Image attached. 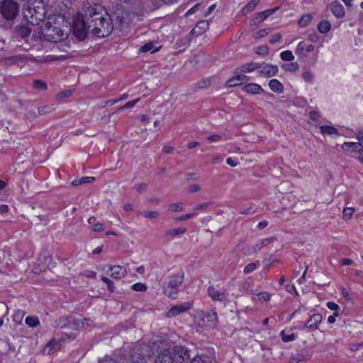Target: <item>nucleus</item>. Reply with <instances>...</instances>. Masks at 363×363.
Instances as JSON below:
<instances>
[{"instance_id": "a211bd4d", "label": "nucleus", "mask_w": 363, "mask_h": 363, "mask_svg": "<svg viewBox=\"0 0 363 363\" xmlns=\"http://www.w3.org/2000/svg\"><path fill=\"white\" fill-rule=\"evenodd\" d=\"M315 49V46L313 45L312 44H310V45H307L304 41H301L300 42L296 50H295V53L298 55V56H301V55H303V52L306 51L307 52H311L314 50Z\"/></svg>"}, {"instance_id": "1a4fd4ad", "label": "nucleus", "mask_w": 363, "mask_h": 363, "mask_svg": "<svg viewBox=\"0 0 363 363\" xmlns=\"http://www.w3.org/2000/svg\"><path fill=\"white\" fill-rule=\"evenodd\" d=\"M193 307V301H186L178 305L172 306L166 313L165 317L167 318H174L181 313L187 312Z\"/></svg>"}, {"instance_id": "052dcab7", "label": "nucleus", "mask_w": 363, "mask_h": 363, "mask_svg": "<svg viewBox=\"0 0 363 363\" xmlns=\"http://www.w3.org/2000/svg\"><path fill=\"white\" fill-rule=\"evenodd\" d=\"M220 139H221L220 135H216V134L211 135L207 138V140L211 143L219 141Z\"/></svg>"}, {"instance_id": "3c124183", "label": "nucleus", "mask_w": 363, "mask_h": 363, "mask_svg": "<svg viewBox=\"0 0 363 363\" xmlns=\"http://www.w3.org/2000/svg\"><path fill=\"white\" fill-rule=\"evenodd\" d=\"M255 52L258 55H266L269 52V48L265 45L259 46L256 48Z\"/></svg>"}, {"instance_id": "37998d69", "label": "nucleus", "mask_w": 363, "mask_h": 363, "mask_svg": "<svg viewBox=\"0 0 363 363\" xmlns=\"http://www.w3.org/2000/svg\"><path fill=\"white\" fill-rule=\"evenodd\" d=\"M131 289L135 291L143 292L147 290V287L146 284H145L143 283L138 282V283H136V284H134L133 285H132Z\"/></svg>"}, {"instance_id": "cd10ccee", "label": "nucleus", "mask_w": 363, "mask_h": 363, "mask_svg": "<svg viewBox=\"0 0 363 363\" xmlns=\"http://www.w3.org/2000/svg\"><path fill=\"white\" fill-rule=\"evenodd\" d=\"M320 133L322 134H326V135H339L338 134V132H337V130L333 127V126H330V125H322L320 127Z\"/></svg>"}, {"instance_id": "774afa93", "label": "nucleus", "mask_w": 363, "mask_h": 363, "mask_svg": "<svg viewBox=\"0 0 363 363\" xmlns=\"http://www.w3.org/2000/svg\"><path fill=\"white\" fill-rule=\"evenodd\" d=\"M356 138L359 141L363 143V129H359L357 130Z\"/></svg>"}, {"instance_id": "de8ad7c7", "label": "nucleus", "mask_w": 363, "mask_h": 363, "mask_svg": "<svg viewBox=\"0 0 363 363\" xmlns=\"http://www.w3.org/2000/svg\"><path fill=\"white\" fill-rule=\"evenodd\" d=\"M140 99H137L130 101L127 102L125 105L119 107L118 110H123L125 108H130L133 107L138 101Z\"/></svg>"}, {"instance_id": "2eb2a0df", "label": "nucleus", "mask_w": 363, "mask_h": 363, "mask_svg": "<svg viewBox=\"0 0 363 363\" xmlns=\"http://www.w3.org/2000/svg\"><path fill=\"white\" fill-rule=\"evenodd\" d=\"M107 267L108 270L111 272V277L114 279H120L121 278H123L126 275L125 269H123L120 265L108 264L107 265Z\"/></svg>"}, {"instance_id": "6e6552de", "label": "nucleus", "mask_w": 363, "mask_h": 363, "mask_svg": "<svg viewBox=\"0 0 363 363\" xmlns=\"http://www.w3.org/2000/svg\"><path fill=\"white\" fill-rule=\"evenodd\" d=\"M207 294L212 301L223 303L224 306H226V304L230 302L227 298V296L228 295V291L225 289L220 290L218 288V286H208Z\"/></svg>"}, {"instance_id": "4c0bfd02", "label": "nucleus", "mask_w": 363, "mask_h": 363, "mask_svg": "<svg viewBox=\"0 0 363 363\" xmlns=\"http://www.w3.org/2000/svg\"><path fill=\"white\" fill-rule=\"evenodd\" d=\"M94 179H95L94 177H86L81 178L79 180H74L72 182V184L74 186H77L79 184H84V183H91V182H94Z\"/></svg>"}, {"instance_id": "c85d7f7f", "label": "nucleus", "mask_w": 363, "mask_h": 363, "mask_svg": "<svg viewBox=\"0 0 363 363\" xmlns=\"http://www.w3.org/2000/svg\"><path fill=\"white\" fill-rule=\"evenodd\" d=\"M274 10H266L262 12L257 13L255 17V20L257 23H261L264 20H265L268 16L272 14Z\"/></svg>"}, {"instance_id": "dca6fc26", "label": "nucleus", "mask_w": 363, "mask_h": 363, "mask_svg": "<svg viewBox=\"0 0 363 363\" xmlns=\"http://www.w3.org/2000/svg\"><path fill=\"white\" fill-rule=\"evenodd\" d=\"M209 28V23L208 21L203 20L198 22L196 26L191 30V33L193 35L198 36L204 33Z\"/></svg>"}, {"instance_id": "4468645a", "label": "nucleus", "mask_w": 363, "mask_h": 363, "mask_svg": "<svg viewBox=\"0 0 363 363\" xmlns=\"http://www.w3.org/2000/svg\"><path fill=\"white\" fill-rule=\"evenodd\" d=\"M328 8L330 9L333 14L337 18H342L345 15L344 6L339 1H332L328 5Z\"/></svg>"}, {"instance_id": "9b49d317", "label": "nucleus", "mask_w": 363, "mask_h": 363, "mask_svg": "<svg viewBox=\"0 0 363 363\" xmlns=\"http://www.w3.org/2000/svg\"><path fill=\"white\" fill-rule=\"evenodd\" d=\"M201 319L203 325H206L211 328H216L218 321V315L216 312L213 311L209 313L202 311L201 313Z\"/></svg>"}, {"instance_id": "aec40b11", "label": "nucleus", "mask_w": 363, "mask_h": 363, "mask_svg": "<svg viewBox=\"0 0 363 363\" xmlns=\"http://www.w3.org/2000/svg\"><path fill=\"white\" fill-rule=\"evenodd\" d=\"M260 67L259 63L251 62L249 63L244 64L239 67L238 69L240 72H252Z\"/></svg>"}, {"instance_id": "09e8293b", "label": "nucleus", "mask_w": 363, "mask_h": 363, "mask_svg": "<svg viewBox=\"0 0 363 363\" xmlns=\"http://www.w3.org/2000/svg\"><path fill=\"white\" fill-rule=\"evenodd\" d=\"M267 31L266 29H260L258 31L253 33V38L255 39H259L263 38L267 34Z\"/></svg>"}, {"instance_id": "4d7b16f0", "label": "nucleus", "mask_w": 363, "mask_h": 363, "mask_svg": "<svg viewBox=\"0 0 363 363\" xmlns=\"http://www.w3.org/2000/svg\"><path fill=\"white\" fill-rule=\"evenodd\" d=\"M147 188V186L146 184H144V183H142V184H139L138 185H136L135 186V189L139 192V193H143V192H145L146 191Z\"/></svg>"}, {"instance_id": "c03bdc74", "label": "nucleus", "mask_w": 363, "mask_h": 363, "mask_svg": "<svg viewBox=\"0 0 363 363\" xmlns=\"http://www.w3.org/2000/svg\"><path fill=\"white\" fill-rule=\"evenodd\" d=\"M57 346V342L56 340H51L47 344L45 350L48 349V353H49V354L53 353L55 348Z\"/></svg>"}, {"instance_id": "13d9d810", "label": "nucleus", "mask_w": 363, "mask_h": 363, "mask_svg": "<svg viewBox=\"0 0 363 363\" xmlns=\"http://www.w3.org/2000/svg\"><path fill=\"white\" fill-rule=\"evenodd\" d=\"M327 306L329 309L333 311H337L340 308V306L333 301H329L327 303Z\"/></svg>"}, {"instance_id": "a18cd8bd", "label": "nucleus", "mask_w": 363, "mask_h": 363, "mask_svg": "<svg viewBox=\"0 0 363 363\" xmlns=\"http://www.w3.org/2000/svg\"><path fill=\"white\" fill-rule=\"evenodd\" d=\"M302 77L306 82H312L314 78V74L311 72L306 71L303 73Z\"/></svg>"}, {"instance_id": "0e129e2a", "label": "nucleus", "mask_w": 363, "mask_h": 363, "mask_svg": "<svg viewBox=\"0 0 363 363\" xmlns=\"http://www.w3.org/2000/svg\"><path fill=\"white\" fill-rule=\"evenodd\" d=\"M281 36L279 33H276L271 36V38L269 39V42L271 43H274L277 42L281 38Z\"/></svg>"}, {"instance_id": "a19ab883", "label": "nucleus", "mask_w": 363, "mask_h": 363, "mask_svg": "<svg viewBox=\"0 0 363 363\" xmlns=\"http://www.w3.org/2000/svg\"><path fill=\"white\" fill-rule=\"evenodd\" d=\"M280 336L281 337V340L284 342H290V341H293L295 340L296 338V336L294 333H291L290 335H286L285 333V331L284 330H281L280 332Z\"/></svg>"}, {"instance_id": "393cba45", "label": "nucleus", "mask_w": 363, "mask_h": 363, "mask_svg": "<svg viewBox=\"0 0 363 363\" xmlns=\"http://www.w3.org/2000/svg\"><path fill=\"white\" fill-rule=\"evenodd\" d=\"M186 353L189 356V358L185 359L184 361V363H208L205 359L202 358L201 356L199 355H195L194 357H191V351L186 348Z\"/></svg>"}, {"instance_id": "ea45409f", "label": "nucleus", "mask_w": 363, "mask_h": 363, "mask_svg": "<svg viewBox=\"0 0 363 363\" xmlns=\"http://www.w3.org/2000/svg\"><path fill=\"white\" fill-rule=\"evenodd\" d=\"M258 265L259 262L250 263L245 267L243 272L245 274H250L255 271Z\"/></svg>"}, {"instance_id": "f257e3e1", "label": "nucleus", "mask_w": 363, "mask_h": 363, "mask_svg": "<svg viewBox=\"0 0 363 363\" xmlns=\"http://www.w3.org/2000/svg\"><path fill=\"white\" fill-rule=\"evenodd\" d=\"M170 346L169 342L162 337L154 341L152 347L144 344L135 345L130 350L127 363H175L178 350L184 347H177L172 353Z\"/></svg>"}, {"instance_id": "6e6d98bb", "label": "nucleus", "mask_w": 363, "mask_h": 363, "mask_svg": "<svg viewBox=\"0 0 363 363\" xmlns=\"http://www.w3.org/2000/svg\"><path fill=\"white\" fill-rule=\"evenodd\" d=\"M199 9H201V4H196L194 6H193L192 8H191L190 9H189L186 12L185 16H189L190 15L194 13L196 11L199 10Z\"/></svg>"}, {"instance_id": "49530a36", "label": "nucleus", "mask_w": 363, "mask_h": 363, "mask_svg": "<svg viewBox=\"0 0 363 363\" xmlns=\"http://www.w3.org/2000/svg\"><path fill=\"white\" fill-rule=\"evenodd\" d=\"M243 253L246 256H250L256 254L255 247L252 245H248L243 248Z\"/></svg>"}, {"instance_id": "5fc2aeb1", "label": "nucleus", "mask_w": 363, "mask_h": 363, "mask_svg": "<svg viewBox=\"0 0 363 363\" xmlns=\"http://www.w3.org/2000/svg\"><path fill=\"white\" fill-rule=\"evenodd\" d=\"M195 215H196L195 213H186V214L182 215L179 217L176 218L175 220H187V219L194 216Z\"/></svg>"}, {"instance_id": "f8f14e48", "label": "nucleus", "mask_w": 363, "mask_h": 363, "mask_svg": "<svg viewBox=\"0 0 363 363\" xmlns=\"http://www.w3.org/2000/svg\"><path fill=\"white\" fill-rule=\"evenodd\" d=\"M28 60V57L26 55H13L7 57H4L1 59V61L7 65H16L18 66H21L23 65H25Z\"/></svg>"}, {"instance_id": "338daca9", "label": "nucleus", "mask_w": 363, "mask_h": 363, "mask_svg": "<svg viewBox=\"0 0 363 363\" xmlns=\"http://www.w3.org/2000/svg\"><path fill=\"white\" fill-rule=\"evenodd\" d=\"M303 360V355L298 354L297 356H292L291 357V362L293 363L294 362H296L297 363Z\"/></svg>"}, {"instance_id": "864d4df0", "label": "nucleus", "mask_w": 363, "mask_h": 363, "mask_svg": "<svg viewBox=\"0 0 363 363\" xmlns=\"http://www.w3.org/2000/svg\"><path fill=\"white\" fill-rule=\"evenodd\" d=\"M183 209V207L181 203H174L169 206V210L172 211H182Z\"/></svg>"}, {"instance_id": "7c9ffc66", "label": "nucleus", "mask_w": 363, "mask_h": 363, "mask_svg": "<svg viewBox=\"0 0 363 363\" xmlns=\"http://www.w3.org/2000/svg\"><path fill=\"white\" fill-rule=\"evenodd\" d=\"M32 86L38 90H46L48 88L47 83L43 80L35 79L33 81Z\"/></svg>"}, {"instance_id": "f3484780", "label": "nucleus", "mask_w": 363, "mask_h": 363, "mask_svg": "<svg viewBox=\"0 0 363 363\" xmlns=\"http://www.w3.org/2000/svg\"><path fill=\"white\" fill-rule=\"evenodd\" d=\"M248 79L249 77L245 74H237L227 81L226 86L228 87L236 86L247 82Z\"/></svg>"}, {"instance_id": "58836bf2", "label": "nucleus", "mask_w": 363, "mask_h": 363, "mask_svg": "<svg viewBox=\"0 0 363 363\" xmlns=\"http://www.w3.org/2000/svg\"><path fill=\"white\" fill-rule=\"evenodd\" d=\"M354 213V209L353 208H345L342 211V217L344 220H350L353 213Z\"/></svg>"}, {"instance_id": "69168bd1", "label": "nucleus", "mask_w": 363, "mask_h": 363, "mask_svg": "<svg viewBox=\"0 0 363 363\" xmlns=\"http://www.w3.org/2000/svg\"><path fill=\"white\" fill-rule=\"evenodd\" d=\"M339 315L338 312H335L333 315H330L328 318V322L329 323H334L336 320L335 317H337Z\"/></svg>"}, {"instance_id": "9d476101", "label": "nucleus", "mask_w": 363, "mask_h": 363, "mask_svg": "<svg viewBox=\"0 0 363 363\" xmlns=\"http://www.w3.org/2000/svg\"><path fill=\"white\" fill-rule=\"evenodd\" d=\"M260 67L258 68V72L260 75L265 77H272L275 76L279 72L277 65L267 63H259Z\"/></svg>"}, {"instance_id": "79ce46f5", "label": "nucleus", "mask_w": 363, "mask_h": 363, "mask_svg": "<svg viewBox=\"0 0 363 363\" xmlns=\"http://www.w3.org/2000/svg\"><path fill=\"white\" fill-rule=\"evenodd\" d=\"M17 32L22 37H26L30 35V30L26 26H21L18 27Z\"/></svg>"}, {"instance_id": "6ab92c4d", "label": "nucleus", "mask_w": 363, "mask_h": 363, "mask_svg": "<svg viewBox=\"0 0 363 363\" xmlns=\"http://www.w3.org/2000/svg\"><path fill=\"white\" fill-rule=\"evenodd\" d=\"M242 91L248 94H258L264 91L262 86L255 83L246 84L242 87Z\"/></svg>"}, {"instance_id": "4be33fe9", "label": "nucleus", "mask_w": 363, "mask_h": 363, "mask_svg": "<svg viewBox=\"0 0 363 363\" xmlns=\"http://www.w3.org/2000/svg\"><path fill=\"white\" fill-rule=\"evenodd\" d=\"M269 89L277 94H281L284 92V85L277 79H271L269 82Z\"/></svg>"}, {"instance_id": "bf43d9fd", "label": "nucleus", "mask_w": 363, "mask_h": 363, "mask_svg": "<svg viewBox=\"0 0 363 363\" xmlns=\"http://www.w3.org/2000/svg\"><path fill=\"white\" fill-rule=\"evenodd\" d=\"M201 186L199 185V184H193V185H191L189 187V192L190 193H196L199 191L201 190Z\"/></svg>"}, {"instance_id": "680f3d73", "label": "nucleus", "mask_w": 363, "mask_h": 363, "mask_svg": "<svg viewBox=\"0 0 363 363\" xmlns=\"http://www.w3.org/2000/svg\"><path fill=\"white\" fill-rule=\"evenodd\" d=\"M72 94V91L70 90L66 91H62L57 94V96L59 98L62 97H69Z\"/></svg>"}, {"instance_id": "bb28decb", "label": "nucleus", "mask_w": 363, "mask_h": 363, "mask_svg": "<svg viewBox=\"0 0 363 363\" xmlns=\"http://www.w3.org/2000/svg\"><path fill=\"white\" fill-rule=\"evenodd\" d=\"M186 348H180L176 355L175 363H184V359L189 358Z\"/></svg>"}, {"instance_id": "ddd939ff", "label": "nucleus", "mask_w": 363, "mask_h": 363, "mask_svg": "<svg viewBox=\"0 0 363 363\" xmlns=\"http://www.w3.org/2000/svg\"><path fill=\"white\" fill-rule=\"evenodd\" d=\"M323 317L320 313H314L312 315L304 325V328H307L311 330H315L318 329L319 324L322 322Z\"/></svg>"}, {"instance_id": "a878e982", "label": "nucleus", "mask_w": 363, "mask_h": 363, "mask_svg": "<svg viewBox=\"0 0 363 363\" xmlns=\"http://www.w3.org/2000/svg\"><path fill=\"white\" fill-rule=\"evenodd\" d=\"M331 28L330 23L328 21H320L317 26L318 30L323 34L327 33Z\"/></svg>"}, {"instance_id": "7ed1b4c3", "label": "nucleus", "mask_w": 363, "mask_h": 363, "mask_svg": "<svg viewBox=\"0 0 363 363\" xmlns=\"http://www.w3.org/2000/svg\"><path fill=\"white\" fill-rule=\"evenodd\" d=\"M42 33L45 38L51 42L57 43L63 39V31L60 28L57 16H49L42 27Z\"/></svg>"}, {"instance_id": "c756f323", "label": "nucleus", "mask_w": 363, "mask_h": 363, "mask_svg": "<svg viewBox=\"0 0 363 363\" xmlns=\"http://www.w3.org/2000/svg\"><path fill=\"white\" fill-rule=\"evenodd\" d=\"M259 1V0H251L247 4L242 7L241 10L242 13L243 14H246L252 11L255 8Z\"/></svg>"}, {"instance_id": "39448f33", "label": "nucleus", "mask_w": 363, "mask_h": 363, "mask_svg": "<svg viewBox=\"0 0 363 363\" xmlns=\"http://www.w3.org/2000/svg\"><path fill=\"white\" fill-rule=\"evenodd\" d=\"M184 280V273L181 272L177 274L169 276L168 281L164 283L162 286L163 293L171 298H176L178 289Z\"/></svg>"}, {"instance_id": "5701e85b", "label": "nucleus", "mask_w": 363, "mask_h": 363, "mask_svg": "<svg viewBox=\"0 0 363 363\" xmlns=\"http://www.w3.org/2000/svg\"><path fill=\"white\" fill-rule=\"evenodd\" d=\"M344 150H351L352 152H363V146L360 143H344L342 145Z\"/></svg>"}, {"instance_id": "20e7f679", "label": "nucleus", "mask_w": 363, "mask_h": 363, "mask_svg": "<svg viewBox=\"0 0 363 363\" xmlns=\"http://www.w3.org/2000/svg\"><path fill=\"white\" fill-rule=\"evenodd\" d=\"M113 30V21L108 13H104L103 17L91 28V33L98 38L107 37Z\"/></svg>"}, {"instance_id": "f03ea898", "label": "nucleus", "mask_w": 363, "mask_h": 363, "mask_svg": "<svg viewBox=\"0 0 363 363\" xmlns=\"http://www.w3.org/2000/svg\"><path fill=\"white\" fill-rule=\"evenodd\" d=\"M100 6L88 4L82 9V12L78 14L73 21L72 30L74 34L79 39L83 40L95 23H97L104 13H106Z\"/></svg>"}, {"instance_id": "412c9836", "label": "nucleus", "mask_w": 363, "mask_h": 363, "mask_svg": "<svg viewBox=\"0 0 363 363\" xmlns=\"http://www.w3.org/2000/svg\"><path fill=\"white\" fill-rule=\"evenodd\" d=\"M186 232V228L184 227H180L179 228L169 229L164 233L165 237L167 238H173L176 236H179L184 234Z\"/></svg>"}, {"instance_id": "423d86ee", "label": "nucleus", "mask_w": 363, "mask_h": 363, "mask_svg": "<svg viewBox=\"0 0 363 363\" xmlns=\"http://www.w3.org/2000/svg\"><path fill=\"white\" fill-rule=\"evenodd\" d=\"M24 18L28 23L36 26L43 19L45 15V10L43 7H28L23 11Z\"/></svg>"}, {"instance_id": "0eeeda50", "label": "nucleus", "mask_w": 363, "mask_h": 363, "mask_svg": "<svg viewBox=\"0 0 363 363\" xmlns=\"http://www.w3.org/2000/svg\"><path fill=\"white\" fill-rule=\"evenodd\" d=\"M19 6L13 0H4L0 7V13L6 20H13L18 14Z\"/></svg>"}, {"instance_id": "8fccbe9b", "label": "nucleus", "mask_w": 363, "mask_h": 363, "mask_svg": "<svg viewBox=\"0 0 363 363\" xmlns=\"http://www.w3.org/2000/svg\"><path fill=\"white\" fill-rule=\"evenodd\" d=\"M91 230L95 232H102L104 230V225L102 223H96L91 225Z\"/></svg>"}, {"instance_id": "e2e57ef3", "label": "nucleus", "mask_w": 363, "mask_h": 363, "mask_svg": "<svg viewBox=\"0 0 363 363\" xmlns=\"http://www.w3.org/2000/svg\"><path fill=\"white\" fill-rule=\"evenodd\" d=\"M99 363H117L113 359L105 357L104 359L99 360Z\"/></svg>"}, {"instance_id": "b1692460", "label": "nucleus", "mask_w": 363, "mask_h": 363, "mask_svg": "<svg viewBox=\"0 0 363 363\" xmlns=\"http://www.w3.org/2000/svg\"><path fill=\"white\" fill-rule=\"evenodd\" d=\"M161 46L155 47V43L152 41H150L147 43L142 45L139 48V52H150L151 53L155 52L160 50Z\"/></svg>"}, {"instance_id": "c9c22d12", "label": "nucleus", "mask_w": 363, "mask_h": 363, "mask_svg": "<svg viewBox=\"0 0 363 363\" xmlns=\"http://www.w3.org/2000/svg\"><path fill=\"white\" fill-rule=\"evenodd\" d=\"M280 57L284 61H293L294 60V56L291 51L285 50L281 52Z\"/></svg>"}, {"instance_id": "473e14b6", "label": "nucleus", "mask_w": 363, "mask_h": 363, "mask_svg": "<svg viewBox=\"0 0 363 363\" xmlns=\"http://www.w3.org/2000/svg\"><path fill=\"white\" fill-rule=\"evenodd\" d=\"M25 323L30 327H36L40 324V321L37 317L28 316L26 318Z\"/></svg>"}, {"instance_id": "f704fd0d", "label": "nucleus", "mask_w": 363, "mask_h": 363, "mask_svg": "<svg viewBox=\"0 0 363 363\" xmlns=\"http://www.w3.org/2000/svg\"><path fill=\"white\" fill-rule=\"evenodd\" d=\"M137 214H142L147 218H156L160 215L159 212L157 211H146L144 212L138 211Z\"/></svg>"}, {"instance_id": "e433bc0d", "label": "nucleus", "mask_w": 363, "mask_h": 363, "mask_svg": "<svg viewBox=\"0 0 363 363\" xmlns=\"http://www.w3.org/2000/svg\"><path fill=\"white\" fill-rule=\"evenodd\" d=\"M282 68L288 72H296L299 69V65L297 62H291L282 66Z\"/></svg>"}, {"instance_id": "603ef678", "label": "nucleus", "mask_w": 363, "mask_h": 363, "mask_svg": "<svg viewBox=\"0 0 363 363\" xmlns=\"http://www.w3.org/2000/svg\"><path fill=\"white\" fill-rule=\"evenodd\" d=\"M52 108L48 106H43L38 108V113L40 115L48 113L51 111Z\"/></svg>"}, {"instance_id": "2f4dec72", "label": "nucleus", "mask_w": 363, "mask_h": 363, "mask_svg": "<svg viewBox=\"0 0 363 363\" xmlns=\"http://www.w3.org/2000/svg\"><path fill=\"white\" fill-rule=\"evenodd\" d=\"M275 240L276 238L274 237L259 240L257 242V247H258V248L261 250L264 247L267 246L269 244H270Z\"/></svg>"}, {"instance_id": "72a5a7b5", "label": "nucleus", "mask_w": 363, "mask_h": 363, "mask_svg": "<svg viewBox=\"0 0 363 363\" xmlns=\"http://www.w3.org/2000/svg\"><path fill=\"white\" fill-rule=\"evenodd\" d=\"M312 19L311 14H305L303 15L301 18L298 21V24L301 27H306L307 26L309 23L311 22Z\"/></svg>"}]
</instances>
